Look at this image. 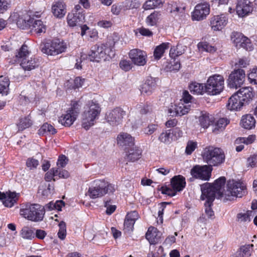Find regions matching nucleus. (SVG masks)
<instances>
[{
  "instance_id": "052dcab7",
  "label": "nucleus",
  "mask_w": 257,
  "mask_h": 257,
  "mask_svg": "<svg viewBox=\"0 0 257 257\" xmlns=\"http://www.w3.org/2000/svg\"><path fill=\"white\" fill-rule=\"evenodd\" d=\"M104 207L106 208V213L108 215L111 214L116 209V206L111 204L110 200L104 202Z\"/></svg>"
},
{
  "instance_id": "5701e85b",
  "label": "nucleus",
  "mask_w": 257,
  "mask_h": 257,
  "mask_svg": "<svg viewBox=\"0 0 257 257\" xmlns=\"http://www.w3.org/2000/svg\"><path fill=\"white\" fill-rule=\"evenodd\" d=\"M30 52L29 51L28 47L23 45L16 55V61L20 63L21 66L28 68V66L26 65L28 62H25V60L30 57Z\"/></svg>"
},
{
  "instance_id": "3c124183",
  "label": "nucleus",
  "mask_w": 257,
  "mask_h": 257,
  "mask_svg": "<svg viewBox=\"0 0 257 257\" xmlns=\"http://www.w3.org/2000/svg\"><path fill=\"white\" fill-rule=\"evenodd\" d=\"M197 47L198 49L201 51L213 53L216 50V48L215 47L210 45L208 43L205 42L199 43L198 44Z\"/></svg>"
},
{
  "instance_id": "864d4df0",
  "label": "nucleus",
  "mask_w": 257,
  "mask_h": 257,
  "mask_svg": "<svg viewBox=\"0 0 257 257\" xmlns=\"http://www.w3.org/2000/svg\"><path fill=\"white\" fill-rule=\"evenodd\" d=\"M256 139V136L254 135L248 136L247 137L240 138L236 140V143H243L246 145L251 144L254 142Z\"/></svg>"
},
{
  "instance_id": "9d476101",
  "label": "nucleus",
  "mask_w": 257,
  "mask_h": 257,
  "mask_svg": "<svg viewBox=\"0 0 257 257\" xmlns=\"http://www.w3.org/2000/svg\"><path fill=\"white\" fill-rule=\"evenodd\" d=\"M126 112L121 107H116L108 111L105 115L107 121L112 126H117L121 124Z\"/></svg>"
},
{
  "instance_id": "f8f14e48",
  "label": "nucleus",
  "mask_w": 257,
  "mask_h": 257,
  "mask_svg": "<svg viewBox=\"0 0 257 257\" xmlns=\"http://www.w3.org/2000/svg\"><path fill=\"white\" fill-rule=\"evenodd\" d=\"M210 13V5L204 2L197 4L192 13L191 18L193 21H200L206 19Z\"/></svg>"
},
{
  "instance_id": "ddd939ff",
  "label": "nucleus",
  "mask_w": 257,
  "mask_h": 257,
  "mask_svg": "<svg viewBox=\"0 0 257 257\" xmlns=\"http://www.w3.org/2000/svg\"><path fill=\"white\" fill-rule=\"evenodd\" d=\"M212 167L208 165H196L191 170V175L196 178L207 181L211 177Z\"/></svg>"
},
{
  "instance_id": "de8ad7c7",
  "label": "nucleus",
  "mask_w": 257,
  "mask_h": 257,
  "mask_svg": "<svg viewBox=\"0 0 257 257\" xmlns=\"http://www.w3.org/2000/svg\"><path fill=\"white\" fill-rule=\"evenodd\" d=\"M45 133L54 135L56 133V130L50 124L45 123L39 130V134L40 135H43Z\"/></svg>"
},
{
  "instance_id": "8fccbe9b",
  "label": "nucleus",
  "mask_w": 257,
  "mask_h": 257,
  "mask_svg": "<svg viewBox=\"0 0 257 257\" xmlns=\"http://www.w3.org/2000/svg\"><path fill=\"white\" fill-rule=\"evenodd\" d=\"M128 158L132 161H135L141 158L142 155V150L135 147L133 149L128 152Z\"/></svg>"
},
{
  "instance_id": "79ce46f5",
  "label": "nucleus",
  "mask_w": 257,
  "mask_h": 257,
  "mask_svg": "<svg viewBox=\"0 0 257 257\" xmlns=\"http://www.w3.org/2000/svg\"><path fill=\"white\" fill-rule=\"evenodd\" d=\"M189 89L192 93L195 94H202L206 91L203 84L196 82H192L190 84Z\"/></svg>"
},
{
  "instance_id": "c9c22d12",
  "label": "nucleus",
  "mask_w": 257,
  "mask_h": 257,
  "mask_svg": "<svg viewBox=\"0 0 257 257\" xmlns=\"http://www.w3.org/2000/svg\"><path fill=\"white\" fill-rule=\"evenodd\" d=\"M191 104L188 103H184L180 101L177 104L175 105V109L176 110L177 115L182 116L189 112L190 110Z\"/></svg>"
},
{
  "instance_id": "bb28decb",
  "label": "nucleus",
  "mask_w": 257,
  "mask_h": 257,
  "mask_svg": "<svg viewBox=\"0 0 257 257\" xmlns=\"http://www.w3.org/2000/svg\"><path fill=\"white\" fill-rule=\"evenodd\" d=\"M77 116L73 112L67 110L59 119V122L65 126H71L76 120Z\"/></svg>"
},
{
  "instance_id": "a18cd8bd",
  "label": "nucleus",
  "mask_w": 257,
  "mask_h": 257,
  "mask_svg": "<svg viewBox=\"0 0 257 257\" xmlns=\"http://www.w3.org/2000/svg\"><path fill=\"white\" fill-rule=\"evenodd\" d=\"M32 124V121L29 116L22 117L20 119L17 127L19 131H22L24 130L29 127Z\"/></svg>"
},
{
  "instance_id": "603ef678",
  "label": "nucleus",
  "mask_w": 257,
  "mask_h": 257,
  "mask_svg": "<svg viewBox=\"0 0 257 257\" xmlns=\"http://www.w3.org/2000/svg\"><path fill=\"white\" fill-rule=\"evenodd\" d=\"M25 62H28V63H27V64L26 65L28 66V68H25L24 66H22V67L25 70L30 71L38 66V63L34 58L29 57L25 59Z\"/></svg>"
},
{
  "instance_id": "c85d7f7f",
  "label": "nucleus",
  "mask_w": 257,
  "mask_h": 257,
  "mask_svg": "<svg viewBox=\"0 0 257 257\" xmlns=\"http://www.w3.org/2000/svg\"><path fill=\"white\" fill-rule=\"evenodd\" d=\"M171 185L173 189L180 192L185 187V178L182 175L175 176L171 179Z\"/></svg>"
},
{
  "instance_id": "dca6fc26",
  "label": "nucleus",
  "mask_w": 257,
  "mask_h": 257,
  "mask_svg": "<svg viewBox=\"0 0 257 257\" xmlns=\"http://www.w3.org/2000/svg\"><path fill=\"white\" fill-rule=\"evenodd\" d=\"M129 57L132 62L138 66H144L147 62V53L139 49L131 50L129 53Z\"/></svg>"
},
{
  "instance_id": "6ab92c4d",
  "label": "nucleus",
  "mask_w": 257,
  "mask_h": 257,
  "mask_svg": "<svg viewBox=\"0 0 257 257\" xmlns=\"http://www.w3.org/2000/svg\"><path fill=\"white\" fill-rule=\"evenodd\" d=\"M236 11L240 17L248 15L252 11L251 4L249 0H237Z\"/></svg>"
},
{
  "instance_id": "774afa93",
  "label": "nucleus",
  "mask_w": 257,
  "mask_h": 257,
  "mask_svg": "<svg viewBox=\"0 0 257 257\" xmlns=\"http://www.w3.org/2000/svg\"><path fill=\"white\" fill-rule=\"evenodd\" d=\"M68 162V159L64 155H61L59 157L57 164L60 167H64Z\"/></svg>"
},
{
  "instance_id": "f03ea898",
  "label": "nucleus",
  "mask_w": 257,
  "mask_h": 257,
  "mask_svg": "<svg viewBox=\"0 0 257 257\" xmlns=\"http://www.w3.org/2000/svg\"><path fill=\"white\" fill-rule=\"evenodd\" d=\"M44 207L38 204L27 203L20 209L21 216L33 222H39L43 219L45 214Z\"/></svg>"
},
{
  "instance_id": "c756f323",
  "label": "nucleus",
  "mask_w": 257,
  "mask_h": 257,
  "mask_svg": "<svg viewBox=\"0 0 257 257\" xmlns=\"http://www.w3.org/2000/svg\"><path fill=\"white\" fill-rule=\"evenodd\" d=\"M253 215L252 211L243 210L237 214L236 221L240 224H245L250 221L251 217Z\"/></svg>"
},
{
  "instance_id": "20e7f679",
  "label": "nucleus",
  "mask_w": 257,
  "mask_h": 257,
  "mask_svg": "<svg viewBox=\"0 0 257 257\" xmlns=\"http://www.w3.org/2000/svg\"><path fill=\"white\" fill-rule=\"evenodd\" d=\"M100 112L98 103L96 101H89L84 107L82 114V125L86 130L94 124L95 120Z\"/></svg>"
},
{
  "instance_id": "09e8293b",
  "label": "nucleus",
  "mask_w": 257,
  "mask_h": 257,
  "mask_svg": "<svg viewBox=\"0 0 257 257\" xmlns=\"http://www.w3.org/2000/svg\"><path fill=\"white\" fill-rule=\"evenodd\" d=\"M228 123L229 121L227 120V119L225 118H220L213 125V128L212 129V131L214 133H216L219 130H222L226 126Z\"/></svg>"
},
{
  "instance_id": "e2e57ef3",
  "label": "nucleus",
  "mask_w": 257,
  "mask_h": 257,
  "mask_svg": "<svg viewBox=\"0 0 257 257\" xmlns=\"http://www.w3.org/2000/svg\"><path fill=\"white\" fill-rule=\"evenodd\" d=\"M158 128V125L156 124H150L146 127L143 129L144 133L147 135L153 134Z\"/></svg>"
},
{
  "instance_id": "4468645a",
  "label": "nucleus",
  "mask_w": 257,
  "mask_h": 257,
  "mask_svg": "<svg viewBox=\"0 0 257 257\" xmlns=\"http://www.w3.org/2000/svg\"><path fill=\"white\" fill-rule=\"evenodd\" d=\"M231 39L235 47L238 48H242L247 51H251L252 49L250 40L240 33H232Z\"/></svg>"
},
{
  "instance_id": "9b49d317",
  "label": "nucleus",
  "mask_w": 257,
  "mask_h": 257,
  "mask_svg": "<svg viewBox=\"0 0 257 257\" xmlns=\"http://www.w3.org/2000/svg\"><path fill=\"white\" fill-rule=\"evenodd\" d=\"M10 19L17 24L18 27L22 29L29 27L32 23L30 15L26 11L14 13L11 15Z\"/></svg>"
},
{
  "instance_id": "473e14b6",
  "label": "nucleus",
  "mask_w": 257,
  "mask_h": 257,
  "mask_svg": "<svg viewBox=\"0 0 257 257\" xmlns=\"http://www.w3.org/2000/svg\"><path fill=\"white\" fill-rule=\"evenodd\" d=\"M214 117L207 112H201L199 117L200 125L204 128H207L209 125L213 124Z\"/></svg>"
},
{
  "instance_id": "a878e982",
  "label": "nucleus",
  "mask_w": 257,
  "mask_h": 257,
  "mask_svg": "<svg viewBox=\"0 0 257 257\" xmlns=\"http://www.w3.org/2000/svg\"><path fill=\"white\" fill-rule=\"evenodd\" d=\"M243 105H245L243 102L236 92L228 99L227 107L230 110H238Z\"/></svg>"
},
{
  "instance_id": "a211bd4d",
  "label": "nucleus",
  "mask_w": 257,
  "mask_h": 257,
  "mask_svg": "<svg viewBox=\"0 0 257 257\" xmlns=\"http://www.w3.org/2000/svg\"><path fill=\"white\" fill-rule=\"evenodd\" d=\"M210 23L213 31H220L227 25L228 17L225 14L216 15L211 18Z\"/></svg>"
},
{
  "instance_id": "5fc2aeb1",
  "label": "nucleus",
  "mask_w": 257,
  "mask_h": 257,
  "mask_svg": "<svg viewBox=\"0 0 257 257\" xmlns=\"http://www.w3.org/2000/svg\"><path fill=\"white\" fill-rule=\"evenodd\" d=\"M173 60L172 61H171L170 63H169L166 66V69L168 71H176L179 70L181 67V64L179 61H176L175 59H172Z\"/></svg>"
},
{
  "instance_id": "f3484780",
  "label": "nucleus",
  "mask_w": 257,
  "mask_h": 257,
  "mask_svg": "<svg viewBox=\"0 0 257 257\" xmlns=\"http://www.w3.org/2000/svg\"><path fill=\"white\" fill-rule=\"evenodd\" d=\"M226 182V179L224 177H220L219 179H217L213 185H211L209 183H206L201 186V190L202 193V187L208 185V187L210 189H211V190L213 192V197L215 198V195L217 194L218 195V197L220 198H223V196L222 195L224 194V191H223L222 187L224 186Z\"/></svg>"
},
{
  "instance_id": "4c0bfd02",
  "label": "nucleus",
  "mask_w": 257,
  "mask_h": 257,
  "mask_svg": "<svg viewBox=\"0 0 257 257\" xmlns=\"http://www.w3.org/2000/svg\"><path fill=\"white\" fill-rule=\"evenodd\" d=\"M161 16L160 12L155 11L147 17L146 22L148 26H155L160 20Z\"/></svg>"
},
{
  "instance_id": "c03bdc74",
  "label": "nucleus",
  "mask_w": 257,
  "mask_h": 257,
  "mask_svg": "<svg viewBox=\"0 0 257 257\" xmlns=\"http://www.w3.org/2000/svg\"><path fill=\"white\" fill-rule=\"evenodd\" d=\"M185 47L181 45L172 47L170 50V57L171 59H175L176 57L181 55L185 52Z\"/></svg>"
},
{
  "instance_id": "4d7b16f0",
  "label": "nucleus",
  "mask_w": 257,
  "mask_h": 257,
  "mask_svg": "<svg viewBox=\"0 0 257 257\" xmlns=\"http://www.w3.org/2000/svg\"><path fill=\"white\" fill-rule=\"evenodd\" d=\"M58 169L52 168L45 174V179L46 181L49 182L52 180L55 181V177L57 176Z\"/></svg>"
},
{
  "instance_id": "4be33fe9",
  "label": "nucleus",
  "mask_w": 257,
  "mask_h": 257,
  "mask_svg": "<svg viewBox=\"0 0 257 257\" xmlns=\"http://www.w3.org/2000/svg\"><path fill=\"white\" fill-rule=\"evenodd\" d=\"M84 13H71L67 16V23L70 27L80 25L84 20Z\"/></svg>"
},
{
  "instance_id": "393cba45",
  "label": "nucleus",
  "mask_w": 257,
  "mask_h": 257,
  "mask_svg": "<svg viewBox=\"0 0 257 257\" xmlns=\"http://www.w3.org/2000/svg\"><path fill=\"white\" fill-rule=\"evenodd\" d=\"M162 233L154 227H150L146 234V237L150 244H155L161 240Z\"/></svg>"
},
{
  "instance_id": "6e6d98bb",
  "label": "nucleus",
  "mask_w": 257,
  "mask_h": 257,
  "mask_svg": "<svg viewBox=\"0 0 257 257\" xmlns=\"http://www.w3.org/2000/svg\"><path fill=\"white\" fill-rule=\"evenodd\" d=\"M59 229L58 232V237L63 240L66 235V223L62 221L59 224Z\"/></svg>"
},
{
  "instance_id": "58836bf2",
  "label": "nucleus",
  "mask_w": 257,
  "mask_h": 257,
  "mask_svg": "<svg viewBox=\"0 0 257 257\" xmlns=\"http://www.w3.org/2000/svg\"><path fill=\"white\" fill-rule=\"evenodd\" d=\"M169 43H163L156 47L154 52V56L155 59H159L163 56L165 50L169 48Z\"/></svg>"
},
{
  "instance_id": "cd10ccee",
  "label": "nucleus",
  "mask_w": 257,
  "mask_h": 257,
  "mask_svg": "<svg viewBox=\"0 0 257 257\" xmlns=\"http://www.w3.org/2000/svg\"><path fill=\"white\" fill-rule=\"evenodd\" d=\"M52 11L54 16L58 18H63L66 13V6L61 1L55 3L52 5Z\"/></svg>"
},
{
  "instance_id": "f704fd0d",
  "label": "nucleus",
  "mask_w": 257,
  "mask_h": 257,
  "mask_svg": "<svg viewBox=\"0 0 257 257\" xmlns=\"http://www.w3.org/2000/svg\"><path fill=\"white\" fill-rule=\"evenodd\" d=\"M167 10L173 16H182L185 13V7H179L175 3L168 4Z\"/></svg>"
},
{
  "instance_id": "2eb2a0df",
  "label": "nucleus",
  "mask_w": 257,
  "mask_h": 257,
  "mask_svg": "<svg viewBox=\"0 0 257 257\" xmlns=\"http://www.w3.org/2000/svg\"><path fill=\"white\" fill-rule=\"evenodd\" d=\"M245 77V72L243 70H235L229 76L228 85L231 88L239 87L244 83Z\"/></svg>"
},
{
  "instance_id": "37998d69",
  "label": "nucleus",
  "mask_w": 257,
  "mask_h": 257,
  "mask_svg": "<svg viewBox=\"0 0 257 257\" xmlns=\"http://www.w3.org/2000/svg\"><path fill=\"white\" fill-rule=\"evenodd\" d=\"M32 30L36 34L41 35L46 32V26L41 20H36L33 24Z\"/></svg>"
},
{
  "instance_id": "72a5a7b5",
  "label": "nucleus",
  "mask_w": 257,
  "mask_h": 257,
  "mask_svg": "<svg viewBox=\"0 0 257 257\" xmlns=\"http://www.w3.org/2000/svg\"><path fill=\"white\" fill-rule=\"evenodd\" d=\"M240 124L242 127L245 129H251L255 126V120L251 114H246L242 116Z\"/></svg>"
},
{
  "instance_id": "a19ab883",
  "label": "nucleus",
  "mask_w": 257,
  "mask_h": 257,
  "mask_svg": "<svg viewBox=\"0 0 257 257\" xmlns=\"http://www.w3.org/2000/svg\"><path fill=\"white\" fill-rule=\"evenodd\" d=\"M10 81L7 77H0V94L7 95L9 93Z\"/></svg>"
},
{
  "instance_id": "b1692460",
  "label": "nucleus",
  "mask_w": 257,
  "mask_h": 257,
  "mask_svg": "<svg viewBox=\"0 0 257 257\" xmlns=\"http://www.w3.org/2000/svg\"><path fill=\"white\" fill-rule=\"evenodd\" d=\"M139 218L137 211H134L127 214L124 221V229L125 231H132L136 221Z\"/></svg>"
},
{
  "instance_id": "1a4fd4ad",
  "label": "nucleus",
  "mask_w": 257,
  "mask_h": 257,
  "mask_svg": "<svg viewBox=\"0 0 257 257\" xmlns=\"http://www.w3.org/2000/svg\"><path fill=\"white\" fill-rule=\"evenodd\" d=\"M208 186V185H207L202 187V194L201 196V199L202 200L206 199V201L204 204L205 214L207 218H212L214 215V211L211 208L212 202L214 200V194L211 189L207 188Z\"/></svg>"
},
{
  "instance_id": "423d86ee",
  "label": "nucleus",
  "mask_w": 257,
  "mask_h": 257,
  "mask_svg": "<svg viewBox=\"0 0 257 257\" xmlns=\"http://www.w3.org/2000/svg\"><path fill=\"white\" fill-rule=\"evenodd\" d=\"M67 45L63 40L55 39L41 45V51L48 56H55L64 53Z\"/></svg>"
},
{
  "instance_id": "f257e3e1",
  "label": "nucleus",
  "mask_w": 257,
  "mask_h": 257,
  "mask_svg": "<svg viewBox=\"0 0 257 257\" xmlns=\"http://www.w3.org/2000/svg\"><path fill=\"white\" fill-rule=\"evenodd\" d=\"M116 189V185L106 181L96 180L89 188L86 195L91 199H96L103 196L106 194H112Z\"/></svg>"
},
{
  "instance_id": "0eeeda50",
  "label": "nucleus",
  "mask_w": 257,
  "mask_h": 257,
  "mask_svg": "<svg viewBox=\"0 0 257 257\" xmlns=\"http://www.w3.org/2000/svg\"><path fill=\"white\" fill-rule=\"evenodd\" d=\"M245 186L241 182L230 180L227 182V188L224 190L223 199L231 200L233 197H241L245 193Z\"/></svg>"
},
{
  "instance_id": "13d9d810",
  "label": "nucleus",
  "mask_w": 257,
  "mask_h": 257,
  "mask_svg": "<svg viewBox=\"0 0 257 257\" xmlns=\"http://www.w3.org/2000/svg\"><path fill=\"white\" fill-rule=\"evenodd\" d=\"M81 103L78 101H73L71 107L68 110L78 116L81 108Z\"/></svg>"
},
{
  "instance_id": "39448f33",
  "label": "nucleus",
  "mask_w": 257,
  "mask_h": 257,
  "mask_svg": "<svg viewBox=\"0 0 257 257\" xmlns=\"http://www.w3.org/2000/svg\"><path fill=\"white\" fill-rule=\"evenodd\" d=\"M113 56L112 49L102 44H96L92 46L88 54L90 61L97 62L109 60Z\"/></svg>"
},
{
  "instance_id": "2f4dec72",
  "label": "nucleus",
  "mask_w": 257,
  "mask_h": 257,
  "mask_svg": "<svg viewBox=\"0 0 257 257\" xmlns=\"http://www.w3.org/2000/svg\"><path fill=\"white\" fill-rule=\"evenodd\" d=\"M156 85V81L154 78L152 77L148 78L141 87L142 93L147 95L151 94L155 89Z\"/></svg>"
},
{
  "instance_id": "aec40b11",
  "label": "nucleus",
  "mask_w": 257,
  "mask_h": 257,
  "mask_svg": "<svg viewBox=\"0 0 257 257\" xmlns=\"http://www.w3.org/2000/svg\"><path fill=\"white\" fill-rule=\"evenodd\" d=\"M236 93L241 101L243 102L244 105L248 104L251 102L255 96V92L253 91L252 88L250 87H242Z\"/></svg>"
},
{
  "instance_id": "bf43d9fd",
  "label": "nucleus",
  "mask_w": 257,
  "mask_h": 257,
  "mask_svg": "<svg viewBox=\"0 0 257 257\" xmlns=\"http://www.w3.org/2000/svg\"><path fill=\"white\" fill-rule=\"evenodd\" d=\"M197 144L196 142L190 141L187 143L186 147L185 153L187 155H190L196 149Z\"/></svg>"
},
{
  "instance_id": "69168bd1",
  "label": "nucleus",
  "mask_w": 257,
  "mask_h": 257,
  "mask_svg": "<svg viewBox=\"0 0 257 257\" xmlns=\"http://www.w3.org/2000/svg\"><path fill=\"white\" fill-rule=\"evenodd\" d=\"M247 165L252 168L257 166V153L250 156L247 160Z\"/></svg>"
},
{
  "instance_id": "338daca9",
  "label": "nucleus",
  "mask_w": 257,
  "mask_h": 257,
  "mask_svg": "<svg viewBox=\"0 0 257 257\" xmlns=\"http://www.w3.org/2000/svg\"><path fill=\"white\" fill-rule=\"evenodd\" d=\"M248 78L251 83L257 84V69H253L248 74Z\"/></svg>"
},
{
  "instance_id": "ea45409f",
  "label": "nucleus",
  "mask_w": 257,
  "mask_h": 257,
  "mask_svg": "<svg viewBox=\"0 0 257 257\" xmlns=\"http://www.w3.org/2000/svg\"><path fill=\"white\" fill-rule=\"evenodd\" d=\"M164 2L161 0H148L143 5L145 10H151L160 8L163 5Z\"/></svg>"
},
{
  "instance_id": "680f3d73",
  "label": "nucleus",
  "mask_w": 257,
  "mask_h": 257,
  "mask_svg": "<svg viewBox=\"0 0 257 257\" xmlns=\"http://www.w3.org/2000/svg\"><path fill=\"white\" fill-rule=\"evenodd\" d=\"M171 133L170 131L163 132L159 137V140L164 143H169L170 142Z\"/></svg>"
},
{
  "instance_id": "6e6552de",
  "label": "nucleus",
  "mask_w": 257,
  "mask_h": 257,
  "mask_svg": "<svg viewBox=\"0 0 257 257\" xmlns=\"http://www.w3.org/2000/svg\"><path fill=\"white\" fill-rule=\"evenodd\" d=\"M224 79L222 76L215 74L210 76L205 84V91L210 95H216L220 93L224 88Z\"/></svg>"
},
{
  "instance_id": "7c9ffc66",
  "label": "nucleus",
  "mask_w": 257,
  "mask_h": 257,
  "mask_svg": "<svg viewBox=\"0 0 257 257\" xmlns=\"http://www.w3.org/2000/svg\"><path fill=\"white\" fill-rule=\"evenodd\" d=\"M19 194L15 192H7L6 197L3 201V204L7 207H12L17 202Z\"/></svg>"
},
{
  "instance_id": "e433bc0d",
  "label": "nucleus",
  "mask_w": 257,
  "mask_h": 257,
  "mask_svg": "<svg viewBox=\"0 0 257 257\" xmlns=\"http://www.w3.org/2000/svg\"><path fill=\"white\" fill-rule=\"evenodd\" d=\"M253 244H248L242 246L233 255L232 257H249L251 255V248Z\"/></svg>"
},
{
  "instance_id": "7ed1b4c3",
  "label": "nucleus",
  "mask_w": 257,
  "mask_h": 257,
  "mask_svg": "<svg viewBox=\"0 0 257 257\" xmlns=\"http://www.w3.org/2000/svg\"><path fill=\"white\" fill-rule=\"evenodd\" d=\"M201 156L203 161L211 167L218 166L225 160L223 151L218 148L212 146L206 147L202 152Z\"/></svg>"
},
{
  "instance_id": "49530a36",
  "label": "nucleus",
  "mask_w": 257,
  "mask_h": 257,
  "mask_svg": "<svg viewBox=\"0 0 257 257\" xmlns=\"http://www.w3.org/2000/svg\"><path fill=\"white\" fill-rule=\"evenodd\" d=\"M21 236L25 239H32L35 237V233L31 228L25 226L22 228L20 232Z\"/></svg>"
},
{
  "instance_id": "0e129e2a",
  "label": "nucleus",
  "mask_w": 257,
  "mask_h": 257,
  "mask_svg": "<svg viewBox=\"0 0 257 257\" xmlns=\"http://www.w3.org/2000/svg\"><path fill=\"white\" fill-rule=\"evenodd\" d=\"M39 165V161L33 158L28 159L26 165L30 169L32 170L36 169Z\"/></svg>"
},
{
  "instance_id": "412c9836",
  "label": "nucleus",
  "mask_w": 257,
  "mask_h": 257,
  "mask_svg": "<svg viewBox=\"0 0 257 257\" xmlns=\"http://www.w3.org/2000/svg\"><path fill=\"white\" fill-rule=\"evenodd\" d=\"M134 138L126 133L119 134L117 138V144L124 149L134 147Z\"/></svg>"
}]
</instances>
